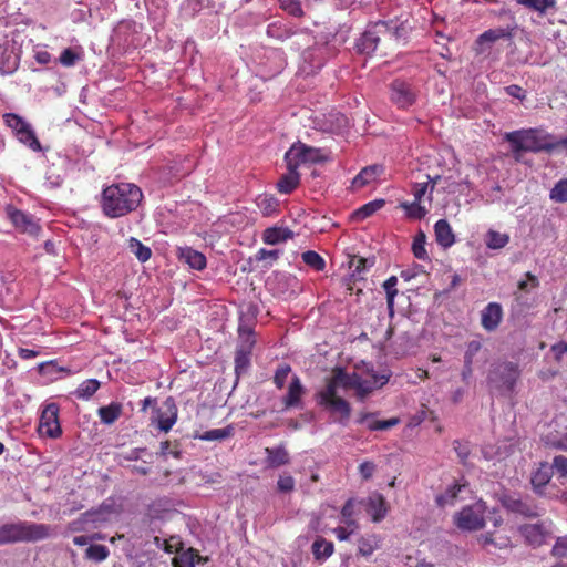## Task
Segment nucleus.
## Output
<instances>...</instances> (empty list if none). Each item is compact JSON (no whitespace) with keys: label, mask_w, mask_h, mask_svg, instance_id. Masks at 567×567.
Returning a JSON list of instances; mask_svg holds the SVG:
<instances>
[{"label":"nucleus","mask_w":567,"mask_h":567,"mask_svg":"<svg viewBox=\"0 0 567 567\" xmlns=\"http://www.w3.org/2000/svg\"><path fill=\"white\" fill-rule=\"evenodd\" d=\"M290 371L291 368L289 364H282L276 370L274 383L277 385V388L282 389L285 386L286 380Z\"/></svg>","instance_id":"nucleus-57"},{"label":"nucleus","mask_w":567,"mask_h":567,"mask_svg":"<svg viewBox=\"0 0 567 567\" xmlns=\"http://www.w3.org/2000/svg\"><path fill=\"white\" fill-rule=\"evenodd\" d=\"M112 506L102 504L99 508L87 511L81 515L83 523L101 524L109 520Z\"/></svg>","instance_id":"nucleus-32"},{"label":"nucleus","mask_w":567,"mask_h":567,"mask_svg":"<svg viewBox=\"0 0 567 567\" xmlns=\"http://www.w3.org/2000/svg\"><path fill=\"white\" fill-rule=\"evenodd\" d=\"M553 475V467L549 464H542L536 472L533 473L530 483L534 492L540 496L544 495V487L549 483Z\"/></svg>","instance_id":"nucleus-26"},{"label":"nucleus","mask_w":567,"mask_h":567,"mask_svg":"<svg viewBox=\"0 0 567 567\" xmlns=\"http://www.w3.org/2000/svg\"><path fill=\"white\" fill-rule=\"evenodd\" d=\"M305 394V388L299 377L293 375L288 389L287 395L284 398L286 409L300 406L301 396Z\"/></svg>","instance_id":"nucleus-29"},{"label":"nucleus","mask_w":567,"mask_h":567,"mask_svg":"<svg viewBox=\"0 0 567 567\" xmlns=\"http://www.w3.org/2000/svg\"><path fill=\"white\" fill-rule=\"evenodd\" d=\"M516 2L542 14L556 4L555 0H516Z\"/></svg>","instance_id":"nucleus-44"},{"label":"nucleus","mask_w":567,"mask_h":567,"mask_svg":"<svg viewBox=\"0 0 567 567\" xmlns=\"http://www.w3.org/2000/svg\"><path fill=\"white\" fill-rule=\"evenodd\" d=\"M401 207L405 210L406 215L413 219H422L427 214V208L422 206L421 202L417 200L402 203Z\"/></svg>","instance_id":"nucleus-47"},{"label":"nucleus","mask_w":567,"mask_h":567,"mask_svg":"<svg viewBox=\"0 0 567 567\" xmlns=\"http://www.w3.org/2000/svg\"><path fill=\"white\" fill-rule=\"evenodd\" d=\"M367 512L373 522H381L388 512L385 498L378 493L370 495L367 502Z\"/></svg>","instance_id":"nucleus-25"},{"label":"nucleus","mask_w":567,"mask_h":567,"mask_svg":"<svg viewBox=\"0 0 567 567\" xmlns=\"http://www.w3.org/2000/svg\"><path fill=\"white\" fill-rule=\"evenodd\" d=\"M509 241V236L505 233L489 230L486 235L487 248H504Z\"/></svg>","instance_id":"nucleus-46"},{"label":"nucleus","mask_w":567,"mask_h":567,"mask_svg":"<svg viewBox=\"0 0 567 567\" xmlns=\"http://www.w3.org/2000/svg\"><path fill=\"white\" fill-rule=\"evenodd\" d=\"M456 525L465 530H477L484 527L483 505L476 503L473 506L464 507L456 515Z\"/></svg>","instance_id":"nucleus-10"},{"label":"nucleus","mask_w":567,"mask_h":567,"mask_svg":"<svg viewBox=\"0 0 567 567\" xmlns=\"http://www.w3.org/2000/svg\"><path fill=\"white\" fill-rule=\"evenodd\" d=\"M527 280H520L518 282V291L523 293H529V288H536L538 287L539 282L536 276L532 275L530 272L526 274Z\"/></svg>","instance_id":"nucleus-59"},{"label":"nucleus","mask_w":567,"mask_h":567,"mask_svg":"<svg viewBox=\"0 0 567 567\" xmlns=\"http://www.w3.org/2000/svg\"><path fill=\"white\" fill-rule=\"evenodd\" d=\"M360 374L353 372L348 373L342 368H336L333 370L332 377L327 381L326 385H333V391L338 392V388L342 386L346 390L355 389L358 385V381L360 379Z\"/></svg>","instance_id":"nucleus-18"},{"label":"nucleus","mask_w":567,"mask_h":567,"mask_svg":"<svg viewBox=\"0 0 567 567\" xmlns=\"http://www.w3.org/2000/svg\"><path fill=\"white\" fill-rule=\"evenodd\" d=\"M82 59V54L71 48L64 49L59 58V62L65 66L71 68Z\"/></svg>","instance_id":"nucleus-50"},{"label":"nucleus","mask_w":567,"mask_h":567,"mask_svg":"<svg viewBox=\"0 0 567 567\" xmlns=\"http://www.w3.org/2000/svg\"><path fill=\"white\" fill-rule=\"evenodd\" d=\"M333 553V544L322 537H318L312 544V554L317 560H324Z\"/></svg>","instance_id":"nucleus-39"},{"label":"nucleus","mask_w":567,"mask_h":567,"mask_svg":"<svg viewBox=\"0 0 567 567\" xmlns=\"http://www.w3.org/2000/svg\"><path fill=\"white\" fill-rule=\"evenodd\" d=\"M414 200L421 202L422 198L429 193V182L415 183L412 187Z\"/></svg>","instance_id":"nucleus-63"},{"label":"nucleus","mask_w":567,"mask_h":567,"mask_svg":"<svg viewBox=\"0 0 567 567\" xmlns=\"http://www.w3.org/2000/svg\"><path fill=\"white\" fill-rule=\"evenodd\" d=\"M19 66V56L8 44H0V74L10 75Z\"/></svg>","instance_id":"nucleus-22"},{"label":"nucleus","mask_w":567,"mask_h":567,"mask_svg":"<svg viewBox=\"0 0 567 567\" xmlns=\"http://www.w3.org/2000/svg\"><path fill=\"white\" fill-rule=\"evenodd\" d=\"M505 140L511 144V150L514 155H518L523 152H551L555 150V145L544 142L543 138L537 136V130H519L505 134Z\"/></svg>","instance_id":"nucleus-4"},{"label":"nucleus","mask_w":567,"mask_h":567,"mask_svg":"<svg viewBox=\"0 0 567 567\" xmlns=\"http://www.w3.org/2000/svg\"><path fill=\"white\" fill-rule=\"evenodd\" d=\"M518 378L517 365L513 362L493 364L487 374V385L491 392L501 394L513 390Z\"/></svg>","instance_id":"nucleus-5"},{"label":"nucleus","mask_w":567,"mask_h":567,"mask_svg":"<svg viewBox=\"0 0 567 567\" xmlns=\"http://www.w3.org/2000/svg\"><path fill=\"white\" fill-rule=\"evenodd\" d=\"M142 454H145L150 460H144V463H152V454L147 452L146 447H136L130 452L123 454V458L126 461H137L142 458Z\"/></svg>","instance_id":"nucleus-58"},{"label":"nucleus","mask_w":567,"mask_h":567,"mask_svg":"<svg viewBox=\"0 0 567 567\" xmlns=\"http://www.w3.org/2000/svg\"><path fill=\"white\" fill-rule=\"evenodd\" d=\"M367 373L371 377V381L375 388H381L389 382L391 372L377 373L373 368H368Z\"/></svg>","instance_id":"nucleus-56"},{"label":"nucleus","mask_w":567,"mask_h":567,"mask_svg":"<svg viewBox=\"0 0 567 567\" xmlns=\"http://www.w3.org/2000/svg\"><path fill=\"white\" fill-rule=\"evenodd\" d=\"M110 555V550L104 545H90L85 550V558L95 563L105 560Z\"/></svg>","instance_id":"nucleus-45"},{"label":"nucleus","mask_w":567,"mask_h":567,"mask_svg":"<svg viewBox=\"0 0 567 567\" xmlns=\"http://www.w3.org/2000/svg\"><path fill=\"white\" fill-rule=\"evenodd\" d=\"M54 528L47 524L28 520L7 523L0 526V545L37 543L51 537Z\"/></svg>","instance_id":"nucleus-2"},{"label":"nucleus","mask_w":567,"mask_h":567,"mask_svg":"<svg viewBox=\"0 0 567 567\" xmlns=\"http://www.w3.org/2000/svg\"><path fill=\"white\" fill-rule=\"evenodd\" d=\"M6 215L13 227L23 234L37 235L40 227L32 215L16 208L12 205L6 207Z\"/></svg>","instance_id":"nucleus-11"},{"label":"nucleus","mask_w":567,"mask_h":567,"mask_svg":"<svg viewBox=\"0 0 567 567\" xmlns=\"http://www.w3.org/2000/svg\"><path fill=\"white\" fill-rule=\"evenodd\" d=\"M520 533L526 542L538 547L546 542L549 532L545 528L544 524H526L520 527Z\"/></svg>","instance_id":"nucleus-20"},{"label":"nucleus","mask_w":567,"mask_h":567,"mask_svg":"<svg viewBox=\"0 0 567 567\" xmlns=\"http://www.w3.org/2000/svg\"><path fill=\"white\" fill-rule=\"evenodd\" d=\"M384 173V166L382 164H373L363 167L359 174L352 179L351 187L353 189H360L370 183L377 181Z\"/></svg>","instance_id":"nucleus-19"},{"label":"nucleus","mask_w":567,"mask_h":567,"mask_svg":"<svg viewBox=\"0 0 567 567\" xmlns=\"http://www.w3.org/2000/svg\"><path fill=\"white\" fill-rule=\"evenodd\" d=\"M534 306V298H532L528 293L515 292L514 293V303L512 306L513 313H524L528 311Z\"/></svg>","instance_id":"nucleus-41"},{"label":"nucleus","mask_w":567,"mask_h":567,"mask_svg":"<svg viewBox=\"0 0 567 567\" xmlns=\"http://www.w3.org/2000/svg\"><path fill=\"white\" fill-rule=\"evenodd\" d=\"M381 43L379 37L377 35L372 23H369L365 31L361 34L359 40L357 41V49L360 53L363 54H372L378 49Z\"/></svg>","instance_id":"nucleus-23"},{"label":"nucleus","mask_w":567,"mask_h":567,"mask_svg":"<svg viewBox=\"0 0 567 567\" xmlns=\"http://www.w3.org/2000/svg\"><path fill=\"white\" fill-rule=\"evenodd\" d=\"M256 204L261 214L266 217L274 216L279 209V202L271 195H260L256 199Z\"/></svg>","instance_id":"nucleus-38"},{"label":"nucleus","mask_w":567,"mask_h":567,"mask_svg":"<svg viewBox=\"0 0 567 567\" xmlns=\"http://www.w3.org/2000/svg\"><path fill=\"white\" fill-rule=\"evenodd\" d=\"M301 258L305 264L316 270H323L326 266L324 259L316 250H306Z\"/></svg>","instance_id":"nucleus-49"},{"label":"nucleus","mask_w":567,"mask_h":567,"mask_svg":"<svg viewBox=\"0 0 567 567\" xmlns=\"http://www.w3.org/2000/svg\"><path fill=\"white\" fill-rule=\"evenodd\" d=\"M454 450L461 461V463L465 464V461L467 460L471 450L467 442H461L458 440H455L453 442Z\"/></svg>","instance_id":"nucleus-60"},{"label":"nucleus","mask_w":567,"mask_h":567,"mask_svg":"<svg viewBox=\"0 0 567 567\" xmlns=\"http://www.w3.org/2000/svg\"><path fill=\"white\" fill-rule=\"evenodd\" d=\"M435 240L442 248H450L455 243V234L446 219H440L434 225Z\"/></svg>","instance_id":"nucleus-24"},{"label":"nucleus","mask_w":567,"mask_h":567,"mask_svg":"<svg viewBox=\"0 0 567 567\" xmlns=\"http://www.w3.org/2000/svg\"><path fill=\"white\" fill-rule=\"evenodd\" d=\"M318 405L326 409L333 422L347 426L351 416V404L338 392L333 391V385H324L315 395Z\"/></svg>","instance_id":"nucleus-3"},{"label":"nucleus","mask_w":567,"mask_h":567,"mask_svg":"<svg viewBox=\"0 0 567 567\" xmlns=\"http://www.w3.org/2000/svg\"><path fill=\"white\" fill-rule=\"evenodd\" d=\"M280 7L293 17H301L303 14L299 0H280Z\"/></svg>","instance_id":"nucleus-55"},{"label":"nucleus","mask_w":567,"mask_h":567,"mask_svg":"<svg viewBox=\"0 0 567 567\" xmlns=\"http://www.w3.org/2000/svg\"><path fill=\"white\" fill-rule=\"evenodd\" d=\"M503 318L502 306L497 302H489L481 315V324L486 331H495Z\"/></svg>","instance_id":"nucleus-17"},{"label":"nucleus","mask_w":567,"mask_h":567,"mask_svg":"<svg viewBox=\"0 0 567 567\" xmlns=\"http://www.w3.org/2000/svg\"><path fill=\"white\" fill-rule=\"evenodd\" d=\"M255 343V341L239 340L235 352V373L237 377L247 372Z\"/></svg>","instance_id":"nucleus-15"},{"label":"nucleus","mask_w":567,"mask_h":567,"mask_svg":"<svg viewBox=\"0 0 567 567\" xmlns=\"http://www.w3.org/2000/svg\"><path fill=\"white\" fill-rule=\"evenodd\" d=\"M143 193L134 184L120 183L105 187L102 192L101 207L110 218H117L135 210L141 204Z\"/></svg>","instance_id":"nucleus-1"},{"label":"nucleus","mask_w":567,"mask_h":567,"mask_svg":"<svg viewBox=\"0 0 567 567\" xmlns=\"http://www.w3.org/2000/svg\"><path fill=\"white\" fill-rule=\"evenodd\" d=\"M267 462L270 467H279L289 463V454L282 446L266 449Z\"/></svg>","instance_id":"nucleus-36"},{"label":"nucleus","mask_w":567,"mask_h":567,"mask_svg":"<svg viewBox=\"0 0 567 567\" xmlns=\"http://www.w3.org/2000/svg\"><path fill=\"white\" fill-rule=\"evenodd\" d=\"M549 198L555 203L567 202V177L558 181L550 189Z\"/></svg>","instance_id":"nucleus-48"},{"label":"nucleus","mask_w":567,"mask_h":567,"mask_svg":"<svg viewBox=\"0 0 567 567\" xmlns=\"http://www.w3.org/2000/svg\"><path fill=\"white\" fill-rule=\"evenodd\" d=\"M391 100L400 109H406L415 102V93L410 84L401 80L391 83Z\"/></svg>","instance_id":"nucleus-14"},{"label":"nucleus","mask_w":567,"mask_h":567,"mask_svg":"<svg viewBox=\"0 0 567 567\" xmlns=\"http://www.w3.org/2000/svg\"><path fill=\"white\" fill-rule=\"evenodd\" d=\"M499 502L508 512L519 515L524 518H535L540 516L543 509L536 504L534 498L528 495H520L519 493L511 492L503 493L499 496Z\"/></svg>","instance_id":"nucleus-6"},{"label":"nucleus","mask_w":567,"mask_h":567,"mask_svg":"<svg viewBox=\"0 0 567 567\" xmlns=\"http://www.w3.org/2000/svg\"><path fill=\"white\" fill-rule=\"evenodd\" d=\"M122 404L112 402L109 405L101 406L97 410L100 420L105 425H112L122 414Z\"/></svg>","instance_id":"nucleus-34"},{"label":"nucleus","mask_w":567,"mask_h":567,"mask_svg":"<svg viewBox=\"0 0 567 567\" xmlns=\"http://www.w3.org/2000/svg\"><path fill=\"white\" fill-rule=\"evenodd\" d=\"M181 262L187 264L189 268L203 270L206 267V257L199 250H176Z\"/></svg>","instance_id":"nucleus-30"},{"label":"nucleus","mask_w":567,"mask_h":567,"mask_svg":"<svg viewBox=\"0 0 567 567\" xmlns=\"http://www.w3.org/2000/svg\"><path fill=\"white\" fill-rule=\"evenodd\" d=\"M100 385L96 379L85 380L78 386L74 394L78 399L87 400L100 389Z\"/></svg>","instance_id":"nucleus-42"},{"label":"nucleus","mask_w":567,"mask_h":567,"mask_svg":"<svg viewBox=\"0 0 567 567\" xmlns=\"http://www.w3.org/2000/svg\"><path fill=\"white\" fill-rule=\"evenodd\" d=\"M16 135L21 143L27 145L32 151H34V152L42 151L41 143L39 142L35 133L32 130L30 124H28L25 127H23L21 131H19Z\"/></svg>","instance_id":"nucleus-37"},{"label":"nucleus","mask_w":567,"mask_h":567,"mask_svg":"<svg viewBox=\"0 0 567 567\" xmlns=\"http://www.w3.org/2000/svg\"><path fill=\"white\" fill-rule=\"evenodd\" d=\"M206 560L196 549L188 548L174 558L173 565L174 567H197L199 564H205Z\"/></svg>","instance_id":"nucleus-31"},{"label":"nucleus","mask_w":567,"mask_h":567,"mask_svg":"<svg viewBox=\"0 0 567 567\" xmlns=\"http://www.w3.org/2000/svg\"><path fill=\"white\" fill-rule=\"evenodd\" d=\"M372 25L381 43L385 44L399 43L404 40L410 29L405 21L398 18L388 21L379 20L372 22Z\"/></svg>","instance_id":"nucleus-8"},{"label":"nucleus","mask_w":567,"mask_h":567,"mask_svg":"<svg viewBox=\"0 0 567 567\" xmlns=\"http://www.w3.org/2000/svg\"><path fill=\"white\" fill-rule=\"evenodd\" d=\"M551 554L555 557H566L567 555V537H558L553 549Z\"/></svg>","instance_id":"nucleus-61"},{"label":"nucleus","mask_w":567,"mask_h":567,"mask_svg":"<svg viewBox=\"0 0 567 567\" xmlns=\"http://www.w3.org/2000/svg\"><path fill=\"white\" fill-rule=\"evenodd\" d=\"M40 431L51 439L61 435L62 430L59 423V406L55 403L48 404L40 417Z\"/></svg>","instance_id":"nucleus-12"},{"label":"nucleus","mask_w":567,"mask_h":567,"mask_svg":"<svg viewBox=\"0 0 567 567\" xmlns=\"http://www.w3.org/2000/svg\"><path fill=\"white\" fill-rule=\"evenodd\" d=\"M550 467H553V471L556 470L557 473L560 474V476L566 477L567 476V457H565L563 455L555 456Z\"/></svg>","instance_id":"nucleus-62"},{"label":"nucleus","mask_w":567,"mask_h":567,"mask_svg":"<svg viewBox=\"0 0 567 567\" xmlns=\"http://www.w3.org/2000/svg\"><path fill=\"white\" fill-rule=\"evenodd\" d=\"M177 420V406L172 396L165 399L161 408H154L151 421L157 423L161 431L167 433Z\"/></svg>","instance_id":"nucleus-9"},{"label":"nucleus","mask_w":567,"mask_h":567,"mask_svg":"<svg viewBox=\"0 0 567 567\" xmlns=\"http://www.w3.org/2000/svg\"><path fill=\"white\" fill-rule=\"evenodd\" d=\"M398 284V278L395 276H391L389 279H386L383 284V288L385 290V293H386V302H388V307L390 309L393 308V305H394V298L395 296L398 295V290L395 288Z\"/></svg>","instance_id":"nucleus-51"},{"label":"nucleus","mask_w":567,"mask_h":567,"mask_svg":"<svg viewBox=\"0 0 567 567\" xmlns=\"http://www.w3.org/2000/svg\"><path fill=\"white\" fill-rule=\"evenodd\" d=\"M512 38V30L504 29V28H495L489 29L483 32L476 40V43L478 45H484L487 43L488 45L495 43L496 41L501 39H511Z\"/></svg>","instance_id":"nucleus-33"},{"label":"nucleus","mask_w":567,"mask_h":567,"mask_svg":"<svg viewBox=\"0 0 567 567\" xmlns=\"http://www.w3.org/2000/svg\"><path fill=\"white\" fill-rule=\"evenodd\" d=\"M375 386L373 385L371 380H363L362 377H360L358 381V385L355 386V396L363 401L369 394L372 393L373 389Z\"/></svg>","instance_id":"nucleus-54"},{"label":"nucleus","mask_w":567,"mask_h":567,"mask_svg":"<svg viewBox=\"0 0 567 567\" xmlns=\"http://www.w3.org/2000/svg\"><path fill=\"white\" fill-rule=\"evenodd\" d=\"M4 123L17 134L29 123L25 122L21 116L14 113H7L3 115Z\"/></svg>","instance_id":"nucleus-52"},{"label":"nucleus","mask_w":567,"mask_h":567,"mask_svg":"<svg viewBox=\"0 0 567 567\" xmlns=\"http://www.w3.org/2000/svg\"><path fill=\"white\" fill-rule=\"evenodd\" d=\"M349 268L352 269L350 277L347 280V286L349 290H352L351 284H355L357 281L363 280L361 274L367 269L371 268L374 262V257H358L349 255Z\"/></svg>","instance_id":"nucleus-16"},{"label":"nucleus","mask_w":567,"mask_h":567,"mask_svg":"<svg viewBox=\"0 0 567 567\" xmlns=\"http://www.w3.org/2000/svg\"><path fill=\"white\" fill-rule=\"evenodd\" d=\"M482 350V343L478 340H472L467 343L466 351L464 353V363L474 364L476 355Z\"/></svg>","instance_id":"nucleus-53"},{"label":"nucleus","mask_w":567,"mask_h":567,"mask_svg":"<svg viewBox=\"0 0 567 567\" xmlns=\"http://www.w3.org/2000/svg\"><path fill=\"white\" fill-rule=\"evenodd\" d=\"M258 316V307L254 303H248L245 309L240 310L238 334L239 340L255 341L254 324Z\"/></svg>","instance_id":"nucleus-13"},{"label":"nucleus","mask_w":567,"mask_h":567,"mask_svg":"<svg viewBox=\"0 0 567 567\" xmlns=\"http://www.w3.org/2000/svg\"><path fill=\"white\" fill-rule=\"evenodd\" d=\"M279 257V250H258L254 256L249 257V270L257 268H268Z\"/></svg>","instance_id":"nucleus-27"},{"label":"nucleus","mask_w":567,"mask_h":567,"mask_svg":"<svg viewBox=\"0 0 567 567\" xmlns=\"http://www.w3.org/2000/svg\"><path fill=\"white\" fill-rule=\"evenodd\" d=\"M235 429L233 425H228L223 429H214L204 432L203 434L195 433L194 439H199L203 441H224L234 435Z\"/></svg>","instance_id":"nucleus-35"},{"label":"nucleus","mask_w":567,"mask_h":567,"mask_svg":"<svg viewBox=\"0 0 567 567\" xmlns=\"http://www.w3.org/2000/svg\"><path fill=\"white\" fill-rule=\"evenodd\" d=\"M384 205H385L384 199H382V198L374 199L372 202L364 204L360 208H358L354 212L353 216H354V218H357L359 220H363V219L370 217L371 215H373L379 209H381Z\"/></svg>","instance_id":"nucleus-40"},{"label":"nucleus","mask_w":567,"mask_h":567,"mask_svg":"<svg viewBox=\"0 0 567 567\" xmlns=\"http://www.w3.org/2000/svg\"><path fill=\"white\" fill-rule=\"evenodd\" d=\"M288 172L277 182V189L281 194H290L300 183V175L296 167L287 166Z\"/></svg>","instance_id":"nucleus-28"},{"label":"nucleus","mask_w":567,"mask_h":567,"mask_svg":"<svg viewBox=\"0 0 567 567\" xmlns=\"http://www.w3.org/2000/svg\"><path fill=\"white\" fill-rule=\"evenodd\" d=\"M326 159L327 157L320 148L311 147L300 142L295 143L285 155L287 166H292L297 169L302 164H316Z\"/></svg>","instance_id":"nucleus-7"},{"label":"nucleus","mask_w":567,"mask_h":567,"mask_svg":"<svg viewBox=\"0 0 567 567\" xmlns=\"http://www.w3.org/2000/svg\"><path fill=\"white\" fill-rule=\"evenodd\" d=\"M293 237V231L288 227L272 226L262 231V241L269 246L285 244L288 239Z\"/></svg>","instance_id":"nucleus-21"},{"label":"nucleus","mask_w":567,"mask_h":567,"mask_svg":"<svg viewBox=\"0 0 567 567\" xmlns=\"http://www.w3.org/2000/svg\"><path fill=\"white\" fill-rule=\"evenodd\" d=\"M462 485L453 484L449 486L444 493L436 496L435 502L440 507H444L446 505H452L454 499L457 497V494L462 489Z\"/></svg>","instance_id":"nucleus-43"},{"label":"nucleus","mask_w":567,"mask_h":567,"mask_svg":"<svg viewBox=\"0 0 567 567\" xmlns=\"http://www.w3.org/2000/svg\"><path fill=\"white\" fill-rule=\"evenodd\" d=\"M277 484L278 489L282 493H289L295 488V480L290 475L280 476Z\"/></svg>","instance_id":"nucleus-64"}]
</instances>
